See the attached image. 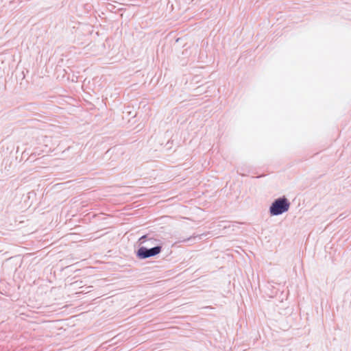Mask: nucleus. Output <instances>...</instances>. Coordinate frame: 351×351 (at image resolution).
<instances>
[{
	"instance_id": "obj_1",
	"label": "nucleus",
	"mask_w": 351,
	"mask_h": 351,
	"mask_svg": "<svg viewBox=\"0 0 351 351\" xmlns=\"http://www.w3.org/2000/svg\"><path fill=\"white\" fill-rule=\"evenodd\" d=\"M290 207V203L285 197L276 199L269 208L271 215H278L287 212Z\"/></svg>"
},
{
	"instance_id": "obj_2",
	"label": "nucleus",
	"mask_w": 351,
	"mask_h": 351,
	"mask_svg": "<svg viewBox=\"0 0 351 351\" xmlns=\"http://www.w3.org/2000/svg\"><path fill=\"white\" fill-rule=\"evenodd\" d=\"M161 247L157 246L152 247L151 249H147L146 247H140L138 250L137 255L138 257L141 258H146L151 256H156L160 253Z\"/></svg>"
},
{
	"instance_id": "obj_3",
	"label": "nucleus",
	"mask_w": 351,
	"mask_h": 351,
	"mask_svg": "<svg viewBox=\"0 0 351 351\" xmlns=\"http://www.w3.org/2000/svg\"><path fill=\"white\" fill-rule=\"evenodd\" d=\"M145 237H146L145 236H143V237L140 239V241H141V242H143V240L144 239H145Z\"/></svg>"
}]
</instances>
